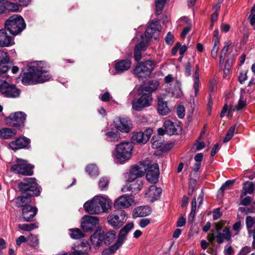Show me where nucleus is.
Listing matches in <instances>:
<instances>
[{
  "label": "nucleus",
  "mask_w": 255,
  "mask_h": 255,
  "mask_svg": "<svg viewBox=\"0 0 255 255\" xmlns=\"http://www.w3.org/2000/svg\"><path fill=\"white\" fill-rule=\"evenodd\" d=\"M46 64L42 61H36L28 66V71L22 76L21 82L25 85H36L49 80L52 77Z\"/></svg>",
  "instance_id": "obj_1"
},
{
  "label": "nucleus",
  "mask_w": 255,
  "mask_h": 255,
  "mask_svg": "<svg viewBox=\"0 0 255 255\" xmlns=\"http://www.w3.org/2000/svg\"><path fill=\"white\" fill-rule=\"evenodd\" d=\"M112 202L103 196H95L84 204L85 211L90 214H100L107 213Z\"/></svg>",
  "instance_id": "obj_2"
},
{
  "label": "nucleus",
  "mask_w": 255,
  "mask_h": 255,
  "mask_svg": "<svg viewBox=\"0 0 255 255\" xmlns=\"http://www.w3.org/2000/svg\"><path fill=\"white\" fill-rule=\"evenodd\" d=\"M133 146L129 142H122L116 145L113 156L119 163H123L131 157Z\"/></svg>",
  "instance_id": "obj_3"
},
{
  "label": "nucleus",
  "mask_w": 255,
  "mask_h": 255,
  "mask_svg": "<svg viewBox=\"0 0 255 255\" xmlns=\"http://www.w3.org/2000/svg\"><path fill=\"white\" fill-rule=\"evenodd\" d=\"M25 26L24 19L22 16L16 14L9 17L5 22V28L13 35H16L21 32Z\"/></svg>",
  "instance_id": "obj_4"
},
{
  "label": "nucleus",
  "mask_w": 255,
  "mask_h": 255,
  "mask_svg": "<svg viewBox=\"0 0 255 255\" xmlns=\"http://www.w3.org/2000/svg\"><path fill=\"white\" fill-rule=\"evenodd\" d=\"M133 223L131 222L127 224L120 231L116 243L107 249H105L102 252V255H109L114 254L116 251L123 245L126 236L128 232L133 229Z\"/></svg>",
  "instance_id": "obj_5"
},
{
  "label": "nucleus",
  "mask_w": 255,
  "mask_h": 255,
  "mask_svg": "<svg viewBox=\"0 0 255 255\" xmlns=\"http://www.w3.org/2000/svg\"><path fill=\"white\" fill-rule=\"evenodd\" d=\"M156 64L155 61L151 60L139 62L133 69V74L139 78L148 77L155 69Z\"/></svg>",
  "instance_id": "obj_6"
},
{
  "label": "nucleus",
  "mask_w": 255,
  "mask_h": 255,
  "mask_svg": "<svg viewBox=\"0 0 255 255\" xmlns=\"http://www.w3.org/2000/svg\"><path fill=\"white\" fill-rule=\"evenodd\" d=\"M18 187L21 192L30 193L33 196H38L41 192L40 187L35 178H25L19 183Z\"/></svg>",
  "instance_id": "obj_7"
},
{
  "label": "nucleus",
  "mask_w": 255,
  "mask_h": 255,
  "mask_svg": "<svg viewBox=\"0 0 255 255\" xmlns=\"http://www.w3.org/2000/svg\"><path fill=\"white\" fill-rule=\"evenodd\" d=\"M137 94L140 97L132 102V108L136 111H140L145 107L150 106L152 102V94L144 91L137 90Z\"/></svg>",
  "instance_id": "obj_8"
},
{
  "label": "nucleus",
  "mask_w": 255,
  "mask_h": 255,
  "mask_svg": "<svg viewBox=\"0 0 255 255\" xmlns=\"http://www.w3.org/2000/svg\"><path fill=\"white\" fill-rule=\"evenodd\" d=\"M0 92L5 97L15 98L19 96L20 91L15 85L2 80L0 76Z\"/></svg>",
  "instance_id": "obj_9"
},
{
  "label": "nucleus",
  "mask_w": 255,
  "mask_h": 255,
  "mask_svg": "<svg viewBox=\"0 0 255 255\" xmlns=\"http://www.w3.org/2000/svg\"><path fill=\"white\" fill-rule=\"evenodd\" d=\"M127 214L124 210L110 213L107 217L108 223L115 228H119L126 222Z\"/></svg>",
  "instance_id": "obj_10"
},
{
  "label": "nucleus",
  "mask_w": 255,
  "mask_h": 255,
  "mask_svg": "<svg viewBox=\"0 0 255 255\" xmlns=\"http://www.w3.org/2000/svg\"><path fill=\"white\" fill-rule=\"evenodd\" d=\"M33 165L22 159H18L16 163L13 165L11 167V170L16 173L26 176L33 174Z\"/></svg>",
  "instance_id": "obj_11"
},
{
  "label": "nucleus",
  "mask_w": 255,
  "mask_h": 255,
  "mask_svg": "<svg viewBox=\"0 0 255 255\" xmlns=\"http://www.w3.org/2000/svg\"><path fill=\"white\" fill-rule=\"evenodd\" d=\"M26 115L23 112L11 113L6 118L5 121L9 126L14 127H21L24 126Z\"/></svg>",
  "instance_id": "obj_12"
},
{
  "label": "nucleus",
  "mask_w": 255,
  "mask_h": 255,
  "mask_svg": "<svg viewBox=\"0 0 255 255\" xmlns=\"http://www.w3.org/2000/svg\"><path fill=\"white\" fill-rule=\"evenodd\" d=\"M147 168V161H141L132 166L129 173V180H133L135 178L140 179V177L144 175Z\"/></svg>",
  "instance_id": "obj_13"
},
{
  "label": "nucleus",
  "mask_w": 255,
  "mask_h": 255,
  "mask_svg": "<svg viewBox=\"0 0 255 255\" xmlns=\"http://www.w3.org/2000/svg\"><path fill=\"white\" fill-rule=\"evenodd\" d=\"M31 140L23 135L20 136L15 140L10 142L8 147L12 150L16 151L21 149H29L30 147Z\"/></svg>",
  "instance_id": "obj_14"
},
{
  "label": "nucleus",
  "mask_w": 255,
  "mask_h": 255,
  "mask_svg": "<svg viewBox=\"0 0 255 255\" xmlns=\"http://www.w3.org/2000/svg\"><path fill=\"white\" fill-rule=\"evenodd\" d=\"M147 180L151 183H156L158 181L159 170L157 163L150 164L147 161V168L145 171Z\"/></svg>",
  "instance_id": "obj_15"
},
{
  "label": "nucleus",
  "mask_w": 255,
  "mask_h": 255,
  "mask_svg": "<svg viewBox=\"0 0 255 255\" xmlns=\"http://www.w3.org/2000/svg\"><path fill=\"white\" fill-rule=\"evenodd\" d=\"M114 125L118 131L128 133L130 131L132 124L128 118H119L114 121Z\"/></svg>",
  "instance_id": "obj_16"
},
{
  "label": "nucleus",
  "mask_w": 255,
  "mask_h": 255,
  "mask_svg": "<svg viewBox=\"0 0 255 255\" xmlns=\"http://www.w3.org/2000/svg\"><path fill=\"white\" fill-rule=\"evenodd\" d=\"M152 133V129L151 128L146 129L143 132L134 131L131 133V140L134 143H145L150 137Z\"/></svg>",
  "instance_id": "obj_17"
},
{
  "label": "nucleus",
  "mask_w": 255,
  "mask_h": 255,
  "mask_svg": "<svg viewBox=\"0 0 255 255\" xmlns=\"http://www.w3.org/2000/svg\"><path fill=\"white\" fill-rule=\"evenodd\" d=\"M99 219L97 217L90 215L84 216L82 219L81 228L85 232H88L99 224Z\"/></svg>",
  "instance_id": "obj_18"
},
{
  "label": "nucleus",
  "mask_w": 255,
  "mask_h": 255,
  "mask_svg": "<svg viewBox=\"0 0 255 255\" xmlns=\"http://www.w3.org/2000/svg\"><path fill=\"white\" fill-rule=\"evenodd\" d=\"M134 202L133 198L126 195H122L114 202V207L117 210L129 208Z\"/></svg>",
  "instance_id": "obj_19"
},
{
  "label": "nucleus",
  "mask_w": 255,
  "mask_h": 255,
  "mask_svg": "<svg viewBox=\"0 0 255 255\" xmlns=\"http://www.w3.org/2000/svg\"><path fill=\"white\" fill-rule=\"evenodd\" d=\"M128 183L122 188V191L124 192L131 191L134 194L138 192L143 186V183L140 179L135 178L133 180L128 179Z\"/></svg>",
  "instance_id": "obj_20"
},
{
  "label": "nucleus",
  "mask_w": 255,
  "mask_h": 255,
  "mask_svg": "<svg viewBox=\"0 0 255 255\" xmlns=\"http://www.w3.org/2000/svg\"><path fill=\"white\" fill-rule=\"evenodd\" d=\"M37 213V208L31 205L24 207L22 209V218L23 221L31 222Z\"/></svg>",
  "instance_id": "obj_21"
},
{
  "label": "nucleus",
  "mask_w": 255,
  "mask_h": 255,
  "mask_svg": "<svg viewBox=\"0 0 255 255\" xmlns=\"http://www.w3.org/2000/svg\"><path fill=\"white\" fill-rule=\"evenodd\" d=\"M163 127L165 128L166 133L169 135L178 134L181 132V127L176 123L170 120H166L163 124Z\"/></svg>",
  "instance_id": "obj_22"
},
{
  "label": "nucleus",
  "mask_w": 255,
  "mask_h": 255,
  "mask_svg": "<svg viewBox=\"0 0 255 255\" xmlns=\"http://www.w3.org/2000/svg\"><path fill=\"white\" fill-rule=\"evenodd\" d=\"M33 196L30 193L21 192V195L15 198L14 202L17 207L24 208L25 206L30 205L31 197Z\"/></svg>",
  "instance_id": "obj_23"
},
{
  "label": "nucleus",
  "mask_w": 255,
  "mask_h": 255,
  "mask_svg": "<svg viewBox=\"0 0 255 255\" xmlns=\"http://www.w3.org/2000/svg\"><path fill=\"white\" fill-rule=\"evenodd\" d=\"M161 28V25L159 24L158 21L157 20H153L145 30V37L148 40H149L152 37L154 39H156L157 36H155L154 34L156 32H160Z\"/></svg>",
  "instance_id": "obj_24"
},
{
  "label": "nucleus",
  "mask_w": 255,
  "mask_h": 255,
  "mask_svg": "<svg viewBox=\"0 0 255 255\" xmlns=\"http://www.w3.org/2000/svg\"><path fill=\"white\" fill-rule=\"evenodd\" d=\"M74 251L69 255H87L91 249L90 245L86 241H82L78 246L73 247Z\"/></svg>",
  "instance_id": "obj_25"
},
{
  "label": "nucleus",
  "mask_w": 255,
  "mask_h": 255,
  "mask_svg": "<svg viewBox=\"0 0 255 255\" xmlns=\"http://www.w3.org/2000/svg\"><path fill=\"white\" fill-rule=\"evenodd\" d=\"M131 62L129 59H122L115 61V69L117 74H121L128 70L131 67Z\"/></svg>",
  "instance_id": "obj_26"
},
{
  "label": "nucleus",
  "mask_w": 255,
  "mask_h": 255,
  "mask_svg": "<svg viewBox=\"0 0 255 255\" xmlns=\"http://www.w3.org/2000/svg\"><path fill=\"white\" fill-rule=\"evenodd\" d=\"M104 232L101 229H97L91 236V243L95 248L99 247L104 242Z\"/></svg>",
  "instance_id": "obj_27"
},
{
  "label": "nucleus",
  "mask_w": 255,
  "mask_h": 255,
  "mask_svg": "<svg viewBox=\"0 0 255 255\" xmlns=\"http://www.w3.org/2000/svg\"><path fill=\"white\" fill-rule=\"evenodd\" d=\"M5 28L0 29V47H8L14 44L12 37L8 35Z\"/></svg>",
  "instance_id": "obj_28"
},
{
  "label": "nucleus",
  "mask_w": 255,
  "mask_h": 255,
  "mask_svg": "<svg viewBox=\"0 0 255 255\" xmlns=\"http://www.w3.org/2000/svg\"><path fill=\"white\" fill-rule=\"evenodd\" d=\"M159 83L157 80H150L149 81L143 83L140 86V91H144L150 94H152V93L155 91L159 87Z\"/></svg>",
  "instance_id": "obj_29"
},
{
  "label": "nucleus",
  "mask_w": 255,
  "mask_h": 255,
  "mask_svg": "<svg viewBox=\"0 0 255 255\" xmlns=\"http://www.w3.org/2000/svg\"><path fill=\"white\" fill-rule=\"evenodd\" d=\"M9 61V57L7 52L0 50V73H5L10 69L7 65Z\"/></svg>",
  "instance_id": "obj_30"
},
{
  "label": "nucleus",
  "mask_w": 255,
  "mask_h": 255,
  "mask_svg": "<svg viewBox=\"0 0 255 255\" xmlns=\"http://www.w3.org/2000/svg\"><path fill=\"white\" fill-rule=\"evenodd\" d=\"M232 235L230 229L228 227L224 228L222 232H217L216 235V241L218 244H221L224 240L231 241Z\"/></svg>",
  "instance_id": "obj_31"
},
{
  "label": "nucleus",
  "mask_w": 255,
  "mask_h": 255,
  "mask_svg": "<svg viewBox=\"0 0 255 255\" xmlns=\"http://www.w3.org/2000/svg\"><path fill=\"white\" fill-rule=\"evenodd\" d=\"M157 111L159 115L162 116L167 115L170 112L167 102L159 96L157 98Z\"/></svg>",
  "instance_id": "obj_32"
},
{
  "label": "nucleus",
  "mask_w": 255,
  "mask_h": 255,
  "mask_svg": "<svg viewBox=\"0 0 255 255\" xmlns=\"http://www.w3.org/2000/svg\"><path fill=\"white\" fill-rule=\"evenodd\" d=\"M162 192V189L158 188L156 186L151 185L148 190L145 193V195L151 198V202H153L157 200L160 197Z\"/></svg>",
  "instance_id": "obj_33"
},
{
  "label": "nucleus",
  "mask_w": 255,
  "mask_h": 255,
  "mask_svg": "<svg viewBox=\"0 0 255 255\" xmlns=\"http://www.w3.org/2000/svg\"><path fill=\"white\" fill-rule=\"evenodd\" d=\"M151 213L150 208L148 206L138 207L133 211L134 218L145 217L149 215Z\"/></svg>",
  "instance_id": "obj_34"
},
{
  "label": "nucleus",
  "mask_w": 255,
  "mask_h": 255,
  "mask_svg": "<svg viewBox=\"0 0 255 255\" xmlns=\"http://www.w3.org/2000/svg\"><path fill=\"white\" fill-rule=\"evenodd\" d=\"M17 133L15 129L3 128L0 129V138L3 139H9L14 137Z\"/></svg>",
  "instance_id": "obj_35"
},
{
  "label": "nucleus",
  "mask_w": 255,
  "mask_h": 255,
  "mask_svg": "<svg viewBox=\"0 0 255 255\" xmlns=\"http://www.w3.org/2000/svg\"><path fill=\"white\" fill-rule=\"evenodd\" d=\"M146 44L141 41L136 44L134 49V58L135 61H138L141 59V51L146 50Z\"/></svg>",
  "instance_id": "obj_36"
},
{
  "label": "nucleus",
  "mask_w": 255,
  "mask_h": 255,
  "mask_svg": "<svg viewBox=\"0 0 255 255\" xmlns=\"http://www.w3.org/2000/svg\"><path fill=\"white\" fill-rule=\"evenodd\" d=\"M106 140L108 142H116L118 141L120 138V133L119 131L112 129L106 132Z\"/></svg>",
  "instance_id": "obj_37"
},
{
  "label": "nucleus",
  "mask_w": 255,
  "mask_h": 255,
  "mask_svg": "<svg viewBox=\"0 0 255 255\" xmlns=\"http://www.w3.org/2000/svg\"><path fill=\"white\" fill-rule=\"evenodd\" d=\"M254 190L255 184L253 182L250 181L245 182L243 184V187L241 191L242 195L240 196L241 198H243V197L246 196L248 194H253Z\"/></svg>",
  "instance_id": "obj_38"
},
{
  "label": "nucleus",
  "mask_w": 255,
  "mask_h": 255,
  "mask_svg": "<svg viewBox=\"0 0 255 255\" xmlns=\"http://www.w3.org/2000/svg\"><path fill=\"white\" fill-rule=\"evenodd\" d=\"M199 66L198 64L196 65V69L194 78L193 88L194 90L195 96H197L199 92Z\"/></svg>",
  "instance_id": "obj_39"
},
{
  "label": "nucleus",
  "mask_w": 255,
  "mask_h": 255,
  "mask_svg": "<svg viewBox=\"0 0 255 255\" xmlns=\"http://www.w3.org/2000/svg\"><path fill=\"white\" fill-rule=\"evenodd\" d=\"M116 232L115 231H110L104 233V242L105 244H110L116 238Z\"/></svg>",
  "instance_id": "obj_40"
},
{
  "label": "nucleus",
  "mask_w": 255,
  "mask_h": 255,
  "mask_svg": "<svg viewBox=\"0 0 255 255\" xmlns=\"http://www.w3.org/2000/svg\"><path fill=\"white\" fill-rule=\"evenodd\" d=\"M70 236L73 239H80L84 236L82 231L78 228L70 229Z\"/></svg>",
  "instance_id": "obj_41"
},
{
  "label": "nucleus",
  "mask_w": 255,
  "mask_h": 255,
  "mask_svg": "<svg viewBox=\"0 0 255 255\" xmlns=\"http://www.w3.org/2000/svg\"><path fill=\"white\" fill-rule=\"evenodd\" d=\"M18 228L22 231L30 232L37 228L38 226L36 223H31L29 224H22L18 225Z\"/></svg>",
  "instance_id": "obj_42"
},
{
  "label": "nucleus",
  "mask_w": 255,
  "mask_h": 255,
  "mask_svg": "<svg viewBox=\"0 0 255 255\" xmlns=\"http://www.w3.org/2000/svg\"><path fill=\"white\" fill-rule=\"evenodd\" d=\"M86 171L91 176H96L99 174V170L97 166L93 164L87 165L86 168Z\"/></svg>",
  "instance_id": "obj_43"
},
{
  "label": "nucleus",
  "mask_w": 255,
  "mask_h": 255,
  "mask_svg": "<svg viewBox=\"0 0 255 255\" xmlns=\"http://www.w3.org/2000/svg\"><path fill=\"white\" fill-rule=\"evenodd\" d=\"M172 96L176 98H180L182 95V92L181 90L180 84L177 81L175 85V87L173 90L171 92Z\"/></svg>",
  "instance_id": "obj_44"
},
{
  "label": "nucleus",
  "mask_w": 255,
  "mask_h": 255,
  "mask_svg": "<svg viewBox=\"0 0 255 255\" xmlns=\"http://www.w3.org/2000/svg\"><path fill=\"white\" fill-rule=\"evenodd\" d=\"M196 210V198H194L192 199L191 202V209L190 213V214L188 217V221H193L195 216V212Z\"/></svg>",
  "instance_id": "obj_45"
},
{
  "label": "nucleus",
  "mask_w": 255,
  "mask_h": 255,
  "mask_svg": "<svg viewBox=\"0 0 255 255\" xmlns=\"http://www.w3.org/2000/svg\"><path fill=\"white\" fill-rule=\"evenodd\" d=\"M152 146L153 148L160 147L163 144V140L158 138V135H154L151 139Z\"/></svg>",
  "instance_id": "obj_46"
},
{
  "label": "nucleus",
  "mask_w": 255,
  "mask_h": 255,
  "mask_svg": "<svg viewBox=\"0 0 255 255\" xmlns=\"http://www.w3.org/2000/svg\"><path fill=\"white\" fill-rule=\"evenodd\" d=\"M167 0H156L155 1L156 13L160 15Z\"/></svg>",
  "instance_id": "obj_47"
},
{
  "label": "nucleus",
  "mask_w": 255,
  "mask_h": 255,
  "mask_svg": "<svg viewBox=\"0 0 255 255\" xmlns=\"http://www.w3.org/2000/svg\"><path fill=\"white\" fill-rule=\"evenodd\" d=\"M28 244L32 247H35L39 245V240L37 236L30 234L28 237Z\"/></svg>",
  "instance_id": "obj_48"
},
{
  "label": "nucleus",
  "mask_w": 255,
  "mask_h": 255,
  "mask_svg": "<svg viewBox=\"0 0 255 255\" xmlns=\"http://www.w3.org/2000/svg\"><path fill=\"white\" fill-rule=\"evenodd\" d=\"M109 179L106 177H103L100 178L99 182V185L101 190H107L109 185Z\"/></svg>",
  "instance_id": "obj_49"
},
{
  "label": "nucleus",
  "mask_w": 255,
  "mask_h": 255,
  "mask_svg": "<svg viewBox=\"0 0 255 255\" xmlns=\"http://www.w3.org/2000/svg\"><path fill=\"white\" fill-rule=\"evenodd\" d=\"M235 182V180H228L222 185L219 192L223 194L226 190L229 189Z\"/></svg>",
  "instance_id": "obj_50"
},
{
  "label": "nucleus",
  "mask_w": 255,
  "mask_h": 255,
  "mask_svg": "<svg viewBox=\"0 0 255 255\" xmlns=\"http://www.w3.org/2000/svg\"><path fill=\"white\" fill-rule=\"evenodd\" d=\"M235 130V126L231 127L226 135L224 139V142H227L229 141L233 136Z\"/></svg>",
  "instance_id": "obj_51"
},
{
  "label": "nucleus",
  "mask_w": 255,
  "mask_h": 255,
  "mask_svg": "<svg viewBox=\"0 0 255 255\" xmlns=\"http://www.w3.org/2000/svg\"><path fill=\"white\" fill-rule=\"evenodd\" d=\"M247 105V102L246 100H244L243 96L241 95L240 98L238 101V104L236 106V109L238 111L241 110L245 108Z\"/></svg>",
  "instance_id": "obj_52"
},
{
  "label": "nucleus",
  "mask_w": 255,
  "mask_h": 255,
  "mask_svg": "<svg viewBox=\"0 0 255 255\" xmlns=\"http://www.w3.org/2000/svg\"><path fill=\"white\" fill-rule=\"evenodd\" d=\"M220 43H218V41L214 42L213 49L211 51V55L213 58H216L218 55V52L219 49Z\"/></svg>",
  "instance_id": "obj_53"
},
{
  "label": "nucleus",
  "mask_w": 255,
  "mask_h": 255,
  "mask_svg": "<svg viewBox=\"0 0 255 255\" xmlns=\"http://www.w3.org/2000/svg\"><path fill=\"white\" fill-rule=\"evenodd\" d=\"M255 223V221L254 219V218L250 216H248L246 218V224L247 226V228L249 230L251 229Z\"/></svg>",
  "instance_id": "obj_54"
},
{
  "label": "nucleus",
  "mask_w": 255,
  "mask_h": 255,
  "mask_svg": "<svg viewBox=\"0 0 255 255\" xmlns=\"http://www.w3.org/2000/svg\"><path fill=\"white\" fill-rule=\"evenodd\" d=\"M191 67L192 63L190 61H188L185 65V73L188 77L191 75Z\"/></svg>",
  "instance_id": "obj_55"
},
{
  "label": "nucleus",
  "mask_w": 255,
  "mask_h": 255,
  "mask_svg": "<svg viewBox=\"0 0 255 255\" xmlns=\"http://www.w3.org/2000/svg\"><path fill=\"white\" fill-rule=\"evenodd\" d=\"M253 198L250 196H246L241 201L240 205L245 206H248L253 201Z\"/></svg>",
  "instance_id": "obj_56"
},
{
  "label": "nucleus",
  "mask_w": 255,
  "mask_h": 255,
  "mask_svg": "<svg viewBox=\"0 0 255 255\" xmlns=\"http://www.w3.org/2000/svg\"><path fill=\"white\" fill-rule=\"evenodd\" d=\"M231 44H232V42L231 41H228L227 42H226L225 45L222 48V49L221 51L220 54L226 56L227 52L229 50V47L231 45Z\"/></svg>",
  "instance_id": "obj_57"
},
{
  "label": "nucleus",
  "mask_w": 255,
  "mask_h": 255,
  "mask_svg": "<svg viewBox=\"0 0 255 255\" xmlns=\"http://www.w3.org/2000/svg\"><path fill=\"white\" fill-rule=\"evenodd\" d=\"M150 223V220L147 218H143L139 221V226L141 228H145Z\"/></svg>",
  "instance_id": "obj_58"
},
{
  "label": "nucleus",
  "mask_w": 255,
  "mask_h": 255,
  "mask_svg": "<svg viewBox=\"0 0 255 255\" xmlns=\"http://www.w3.org/2000/svg\"><path fill=\"white\" fill-rule=\"evenodd\" d=\"M173 35L171 34L170 32H169L165 38V41L167 44L171 45L173 42Z\"/></svg>",
  "instance_id": "obj_59"
},
{
  "label": "nucleus",
  "mask_w": 255,
  "mask_h": 255,
  "mask_svg": "<svg viewBox=\"0 0 255 255\" xmlns=\"http://www.w3.org/2000/svg\"><path fill=\"white\" fill-rule=\"evenodd\" d=\"M247 72L242 71L240 73L239 77V81L240 84H243V83L247 79Z\"/></svg>",
  "instance_id": "obj_60"
},
{
  "label": "nucleus",
  "mask_w": 255,
  "mask_h": 255,
  "mask_svg": "<svg viewBox=\"0 0 255 255\" xmlns=\"http://www.w3.org/2000/svg\"><path fill=\"white\" fill-rule=\"evenodd\" d=\"M225 255H231L234 254L233 248L230 245H226L224 249Z\"/></svg>",
  "instance_id": "obj_61"
},
{
  "label": "nucleus",
  "mask_w": 255,
  "mask_h": 255,
  "mask_svg": "<svg viewBox=\"0 0 255 255\" xmlns=\"http://www.w3.org/2000/svg\"><path fill=\"white\" fill-rule=\"evenodd\" d=\"M184 108L183 106H178L177 109V114L179 118H182L185 115Z\"/></svg>",
  "instance_id": "obj_62"
},
{
  "label": "nucleus",
  "mask_w": 255,
  "mask_h": 255,
  "mask_svg": "<svg viewBox=\"0 0 255 255\" xmlns=\"http://www.w3.org/2000/svg\"><path fill=\"white\" fill-rule=\"evenodd\" d=\"M216 233L214 231H212L210 233L207 237L208 241L211 244H213L215 239L216 238Z\"/></svg>",
  "instance_id": "obj_63"
},
{
  "label": "nucleus",
  "mask_w": 255,
  "mask_h": 255,
  "mask_svg": "<svg viewBox=\"0 0 255 255\" xmlns=\"http://www.w3.org/2000/svg\"><path fill=\"white\" fill-rule=\"evenodd\" d=\"M250 19V23L252 26L253 27L254 29L255 30V14L251 13L249 16Z\"/></svg>",
  "instance_id": "obj_64"
}]
</instances>
